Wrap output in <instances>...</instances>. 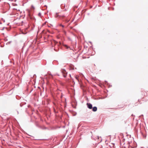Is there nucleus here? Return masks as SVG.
Returning a JSON list of instances; mask_svg holds the SVG:
<instances>
[{
	"label": "nucleus",
	"mask_w": 148,
	"mask_h": 148,
	"mask_svg": "<svg viewBox=\"0 0 148 148\" xmlns=\"http://www.w3.org/2000/svg\"><path fill=\"white\" fill-rule=\"evenodd\" d=\"M61 71L62 73L63 74V76L65 77H66L67 74V72L66 71V70L64 69H62Z\"/></svg>",
	"instance_id": "1"
},
{
	"label": "nucleus",
	"mask_w": 148,
	"mask_h": 148,
	"mask_svg": "<svg viewBox=\"0 0 148 148\" xmlns=\"http://www.w3.org/2000/svg\"><path fill=\"white\" fill-rule=\"evenodd\" d=\"M87 107L89 109H92V105L90 103H87Z\"/></svg>",
	"instance_id": "2"
},
{
	"label": "nucleus",
	"mask_w": 148,
	"mask_h": 148,
	"mask_svg": "<svg viewBox=\"0 0 148 148\" xmlns=\"http://www.w3.org/2000/svg\"><path fill=\"white\" fill-rule=\"evenodd\" d=\"M92 108V111L93 112H96L97 110V108L96 106Z\"/></svg>",
	"instance_id": "3"
},
{
	"label": "nucleus",
	"mask_w": 148,
	"mask_h": 148,
	"mask_svg": "<svg viewBox=\"0 0 148 148\" xmlns=\"http://www.w3.org/2000/svg\"><path fill=\"white\" fill-rule=\"evenodd\" d=\"M75 79L78 81L79 82V79H78V77L77 76H75Z\"/></svg>",
	"instance_id": "4"
},
{
	"label": "nucleus",
	"mask_w": 148,
	"mask_h": 148,
	"mask_svg": "<svg viewBox=\"0 0 148 148\" xmlns=\"http://www.w3.org/2000/svg\"><path fill=\"white\" fill-rule=\"evenodd\" d=\"M59 26H61V27H64V25H62L61 24H59Z\"/></svg>",
	"instance_id": "5"
},
{
	"label": "nucleus",
	"mask_w": 148,
	"mask_h": 148,
	"mask_svg": "<svg viewBox=\"0 0 148 148\" xmlns=\"http://www.w3.org/2000/svg\"><path fill=\"white\" fill-rule=\"evenodd\" d=\"M11 42H12L11 41H9L6 44L7 45L9 44H10Z\"/></svg>",
	"instance_id": "6"
},
{
	"label": "nucleus",
	"mask_w": 148,
	"mask_h": 148,
	"mask_svg": "<svg viewBox=\"0 0 148 148\" xmlns=\"http://www.w3.org/2000/svg\"><path fill=\"white\" fill-rule=\"evenodd\" d=\"M70 68L71 70H74V67H70Z\"/></svg>",
	"instance_id": "7"
},
{
	"label": "nucleus",
	"mask_w": 148,
	"mask_h": 148,
	"mask_svg": "<svg viewBox=\"0 0 148 148\" xmlns=\"http://www.w3.org/2000/svg\"><path fill=\"white\" fill-rule=\"evenodd\" d=\"M41 15V13L40 12L38 14V15L39 16H40Z\"/></svg>",
	"instance_id": "8"
},
{
	"label": "nucleus",
	"mask_w": 148,
	"mask_h": 148,
	"mask_svg": "<svg viewBox=\"0 0 148 148\" xmlns=\"http://www.w3.org/2000/svg\"><path fill=\"white\" fill-rule=\"evenodd\" d=\"M63 32H64L65 33V34H66V32L65 31H64V30H63Z\"/></svg>",
	"instance_id": "9"
},
{
	"label": "nucleus",
	"mask_w": 148,
	"mask_h": 148,
	"mask_svg": "<svg viewBox=\"0 0 148 148\" xmlns=\"http://www.w3.org/2000/svg\"><path fill=\"white\" fill-rule=\"evenodd\" d=\"M63 32H64L65 33V34H66V32L65 31H64V30H63Z\"/></svg>",
	"instance_id": "10"
}]
</instances>
